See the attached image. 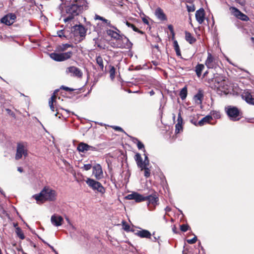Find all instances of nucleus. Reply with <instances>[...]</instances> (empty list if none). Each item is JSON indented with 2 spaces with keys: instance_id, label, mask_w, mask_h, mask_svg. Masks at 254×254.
<instances>
[{
  "instance_id": "f257e3e1",
  "label": "nucleus",
  "mask_w": 254,
  "mask_h": 254,
  "mask_svg": "<svg viewBox=\"0 0 254 254\" xmlns=\"http://www.w3.org/2000/svg\"><path fill=\"white\" fill-rule=\"evenodd\" d=\"M209 86L216 89L219 94H227L231 92V86L229 81L223 76L217 74L214 78L208 79Z\"/></svg>"
},
{
  "instance_id": "f03ea898",
  "label": "nucleus",
  "mask_w": 254,
  "mask_h": 254,
  "mask_svg": "<svg viewBox=\"0 0 254 254\" xmlns=\"http://www.w3.org/2000/svg\"><path fill=\"white\" fill-rule=\"evenodd\" d=\"M56 191L49 187H44L39 193L32 196L37 203L41 204L45 201H54L57 199Z\"/></svg>"
},
{
  "instance_id": "7ed1b4c3",
  "label": "nucleus",
  "mask_w": 254,
  "mask_h": 254,
  "mask_svg": "<svg viewBox=\"0 0 254 254\" xmlns=\"http://www.w3.org/2000/svg\"><path fill=\"white\" fill-rule=\"evenodd\" d=\"M73 45L69 44H64L60 45L58 47V50L63 52L61 53H52L50 54V57L53 60L57 62H63L69 59L73 55L71 51L64 53L68 48L72 47Z\"/></svg>"
},
{
  "instance_id": "20e7f679",
  "label": "nucleus",
  "mask_w": 254,
  "mask_h": 254,
  "mask_svg": "<svg viewBox=\"0 0 254 254\" xmlns=\"http://www.w3.org/2000/svg\"><path fill=\"white\" fill-rule=\"evenodd\" d=\"M107 34L111 38H114L120 42L122 41V44H119L118 47L121 48L129 49L132 46V43L129 41V39L124 35L120 34V31L113 30L112 29L106 30Z\"/></svg>"
},
{
  "instance_id": "39448f33",
  "label": "nucleus",
  "mask_w": 254,
  "mask_h": 254,
  "mask_svg": "<svg viewBox=\"0 0 254 254\" xmlns=\"http://www.w3.org/2000/svg\"><path fill=\"white\" fill-rule=\"evenodd\" d=\"M85 182L87 185L93 190L97 191L101 194L105 193V189L100 182L90 178H87Z\"/></svg>"
},
{
  "instance_id": "423d86ee",
  "label": "nucleus",
  "mask_w": 254,
  "mask_h": 254,
  "mask_svg": "<svg viewBox=\"0 0 254 254\" xmlns=\"http://www.w3.org/2000/svg\"><path fill=\"white\" fill-rule=\"evenodd\" d=\"M225 110L227 115L231 120L236 121L240 119V112L237 107L229 106L226 108Z\"/></svg>"
},
{
  "instance_id": "0eeeda50",
  "label": "nucleus",
  "mask_w": 254,
  "mask_h": 254,
  "mask_svg": "<svg viewBox=\"0 0 254 254\" xmlns=\"http://www.w3.org/2000/svg\"><path fill=\"white\" fill-rule=\"evenodd\" d=\"M145 200H147V206L149 210H154L156 206L158 205L159 198L156 194L149 195L144 196Z\"/></svg>"
},
{
  "instance_id": "6e6552de",
  "label": "nucleus",
  "mask_w": 254,
  "mask_h": 254,
  "mask_svg": "<svg viewBox=\"0 0 254 254\" xmlns=\"http://www.w3.org/2000/svg\"><path fill=\"white\" fill-rule=\"evenodd\" d=\"M65 73L71 76L81 78L83 76L82 71L78 67L74 66H70L66 68Z\"/></svg>"
},
{
  "instance_id": "1a4fd4ad",
  "label": "nucleus",
  "mask_w": 254,
  "mask_h": 254,
  "mask_svg": "<svg viewBox=\"0 0 254 254\" xmlns=\"http://www.w3.org/2000/svg\"><path fill=\"white\" fill-rule=\"evenodd\" d=\"M27 150L26 146L23 143H19L17 145L15 159L19 160L23 156L26 157L27 156Z\"/></svg>"
},
{
  "instance_id": "9d476101",
  "label": "nucleus",
  "mask_w": 254,
  "mask_h": 254,
  "mask_svg": "<svg viewBox=\"0 0 254 254\" xmlns=\"http://www.w3.org/2000/svg\"><path fill=\"white\" fill-rule=\"evenodd\" d=\"M205 64L208 68H216L218 65V58L208 52Z\"/></svg>"
},
{
  "instance_id": "9b49d317",
  "label": "nucleus",
  "mask_w": 254,
  "mask_h": 254,
  "mask_svg": "<svg viewBox=\"0 0 254 254\" xmlns=\"http://www.w3.org/2000/svg\"><path fill=\"white\" fill-rule=\"evenodd\" d=\"M77 149L80 152L85 153L86 152L88 151H96V148L94 146L89 145L87 143L84 142H80L78 145Z\"/></svg>"
},
{
  "instance_id": "f8f14e48",
  "label": "nucleus",
  "mask_w": 254,
  "mask_h": 254,
  "mask_svg": "<svg viewBox=\"0 0 254 254\" xmlns=\"http://www.w3.org/2000/svg\"><path fill=\"white\" fill-rule=\"evenodd\" d=\"M126 198L128 200H134L136 202L145 201L144 196L136 192L128 194L126 196Z\"/></svg>"
},
{
  "instance_id": "ddd939ff",
  "label": "nucleus",
  "mask_w": 254,
  "mask_h": 254,
  "mask_svg": "<svg viewBox=\"0 0 254 254\" xmlns=\"http://www.w3.org/2000/svg\"><path fill=\"white\" fill-rule=\"evenodd\" d=\"M16 17L14 14L9 13L3 17L1 19V22L6 25H10L14 22Z\"/></svg>"
},
{
  "instance_id": "4468645a",
  "label": "nucleus",
  "mask_w": 254,
  "mask_h": 254,
  "mask_svg": "<svg viewBox=\"0 0 254 254\" xmlns=\"http://www.w3.org/2000/svg\"><path fill=\"white\" fill-rule=\"evenodd\" d=\"M51 222L54 226L59 227L63 224L64 219L61 216L54 214L51 217Z\"/></svg>"
},
{
  "instance_id": "2eb2a0df",
  "label": "nucleus",
  "mask_w": 254,
  "mask_h": 254,
  "mask_svg": "<svg viewBox=\"0 0 254 254\" xmlns=\"http://www.w3.org/2000/svg\"><path fill=\"white\" fill-rule=\"evenodd\" d=\"M92 173L97 180H100L103 178L102 169L100 164H97L93 167Z\"/></svg>"
},
{
  "instance_id": "dca6fc26",
  "label": "nucleus",
  "mask_w": 254,
  "mask_h": 254,
  "mask_svg": "<svg viewBox=\"0 0 254 254\" xmlns=\"http://www.w3.org/2000/svg\"><path fill=\"white\" fill-rule=\"evenodd\" d=\"M74 35L75 36L79 35L80 37H84L85 36L86 31L82 25H75L73 27Z\"/></svg>"
},
{
  "instance_id": "f3484780",
  "label": "nucleus",
  "mask_w": 254,
  "mask_h": 254,
  "mask_svg": "<svg viewBox=\"0 0 254 254\" xmlns=\"http://www.w3.org/2000/svg\"><path fill=\"white\" fill-rule=\"evenodd\" d=\"M195 18L199 24L203 22L205 18V12L203 8H201L196 11Z\"/></svg>"
},
{
  "instance_id": "a211bd4d",
  "label": "nucleus",
  "mask_w": 254,
  "mask_h": 254,
  "mask_svg": "<svg viewBox=\"0 0 254 254\" xmlns=\"http://www.w3.org/2000/svg\"><path fill=\"white\" fill-rule=\"evenodd\" d=\"M49 105L52 111H57L56 96L54 93L49 100Z\"/></svg>"
},
{
  "instance_id": "6ab92c4d",
  "label": "nucleus",
  "mask_w": 254,
  "mask_h": 254,
  "mask_svg": "<svg viewBox=\"0 0 254 254\" xmlns=\"http://www.w3.org/2000/svg\"><path fill=\"white\" fill-rule=\"evenodd\" d=\"M94 19L95 20H101L104 23H105V24H106V25L107 26H108L109 27L115 29V30H118V31H119V30L115 26H113L111 23V21L108 19H106L105 18H104V17L100 16V15H98L97 14H95V17H94Z\"/></svg>"
},
{
  "instance_id": "aec40b11",
  "label": "nucleus",
  "mask_w": 254,
  "mask_h": 254,
  "mask_svg": "<svg viewBox=\"0 0 254 254\" xmlns=\"http://www.w3.org/2000/svg\"><path fill=\"white\" fill-rule=\"evenodd\" d=\"M155 15L160 20L165 21L167 20L166 15L164 13L163 10L160 7H158L155 10Z\"/></svg>"
},
{
  "instance_id": "412c9836",
  "label": "nucleus",
  "mask_w": 254,
  "mask_h": 254,
  "mask_svg": "<svg viewBox=\"0 0 254 254\" xmlns=\"http://www.w3.org/2000/svg\"><path fill=\"white\" fill-rule=\"evenodd\" d=\"M211 120H212L211 116L207 115V116H205V117L203 118L197 123H194L193 124L195 126H202L204 124L209 123Z\"/></svg>"
},
{
  "instance_id": "4be33fe9",
  "label": "nucleus",
  "mask_w": 254,
  "mask_h": 254,
  "mask_svg": "<svg viewBox=\"0 0 254 254\" xmlns=\"http://www.w3.org/2000/svg\"><path fill=\"white\" fill-rule=\"evenodd\" d=\"M136 234L140 238H150L151 237V233L147 230H142L136 232Z\"/></svg>"
},
{
  "instance_id": "5701e85b",
  "label": "nucleus",
  "mask_w": 254,
  "mask_h": 254,
  "mask_svg": "<svg viewBox=\"0 0 254 254\" xmlns=\"http://www.w3.org/2000/svg\"><path fill=\"white\" fill-rule=\"evenodd\" d=\"M243 97L245 98V100L248 103L254 105V98L253 97L252 95L247 92L243 95Z\"/></svg>"
},
{
  "instance_id": "b1692460",
  "label": "nucleus",
  "mask_w": 254,
  "mask_h": 254,
  "mask_svg": "<svg viewBox=\"0 0 254 254\" xmlns=\"http://www.w3.org/2000/svg\"><path fill=\"white\" fill-rule=\"evenodd\" d=\"M134 158L138 167L141 169V170H143V164L140 154L136 153L135 155Z\"/></svg>"
},
{
  "instance_id": "393cba45",
  "label": "nucleus",
  "mask_w": 254,
  "mask_h": 254,
  "mask_svg": "<svg viewBox=\"0 0 254 254\" xmlns=\"http://www.w3.org/2000/svg\"><path fill=\"white\" fill-rule=\"evenodd\" d=\"M185 39L190 44H192L195 42L196 39L192 36L190 33L186 31Z\"/></svg>"
},
{
  "instance_id": "a878e982",
  "label": "nucleus",
  "mask_w": 254,
  "mask_h": 254,
  "mask_svg": "<svg viewBox=\"0 0 254 254\" xmlns=\"http://www.w3.org/2000/svg\"><path fill=\"white\" fill-rule=\"evenodd\" d=\"M203 97V95L202 93L200 91H199L194 96V100L195 104L197 105H200L202 103V100Z\"/></svg>"
},
{
  "instance_id": "bb28decb",
  "label": "nucleus",
  "mask_w": 254,
  "mask_h": 254,
  "mask_svg": "<svg viewBox=\"0 0 254 254\" xmlns=\"http://www.w3.org/2000/svg\"><path fill=\"white\" fill-rule=\"evenodd\" d=\"M204 68V65L203 64H198L196 67L195 71L197 76L199 77L201 75V72Z\"/></svg>"
},
{
  "instance_id": "cd10ccee",
  "label": "nucleus",
  "mask_w": 254,
  "mask_h": 254,
  "mask_svg": "<svg viewBox=\"0 0 254 254\" xmlns=\"http://www.w3.org/2000/svg\"><path fill=\"white\" fill-rule=\"evenodd\" d=\"M132 141L134 143L136 144L138 149H143V151L144 152L145 151V150L144 149V146L143 144L140 141H139L137 138L133 137L132 138Z\"/></svg>"
},
{
  "instance_id": "c85d7f7f",
  "label": "nucleus",
  "mask_w": 254,
  "mask_h": 254,
  "mask_svg": "<svg viewBox=\"0 0 254 254\" xmlns=\"http://www.w3.org/2000/svg\"><path fill=\"white\" fill-rule=\"evenodd\" d=\"M96 63L99 66L101 70L103 71L104 70V64H103V60L101 56H98L96 59Z\"/></svg>"
},
{
  "instance_id": "c756f323",
  "label": "nucleus",
  "mask_w": 254,
  "mask_h": 254,
  "mask_svg": "<svg viewBox=\"0 0 254 254\" xmlns=\"http://www.w3.org/2000/svg\"><path fill=\"white\" fill-rule=\"evenodd\" d=\"M230 9L231 10L232 13L237 18H239V17L240 16L241 13H242L241 11H240L238 8L235 7H232L230 8Z\"/></svg>"
},
{
  "instance_id": "7c9ffc66",
  "label": "nucleus",
  "mask_w": 254,
  "mask_h": 254,
  "mask_svg": "<svg viewBox=\"0 0 254 254\" xmlns=\"http://www.w3.org/2000/svg\"><path fill=\"white\" fill-rule=\"evenodd\" d=\"M187 96V89L186 87H184L180 91V96L182 100L186 99Z\"/></svg>"
},
{
  "instance_id": "2f4dec72",
  "label": "nucleus",
  "mask_w": 254,
  "mask_h": 254,
  "mask_svg": "<svg viewBox=\"0 0 254 254\" xmlns=\"http://www.w3.org/2000/svg\"><path fill=\"white\" fill-rule=\"evenodd\" d=\"M126 24L128 27L132 28L133 31L140 33H142V32L141 31H140L137 28H136L133 24L130 23L128 21H127L126 22Z\"/></svg>"
},
{
  "instance_id": "473e14b6",
  "label": "nucleus",
  "mask_w": 254,
  "mask_h": 254,
  "mask_svg": "<svg viewBox=\"0 0 254 254\" xmlns=\"http://www.w3.org/2000/svg\"><path fill=\"white\" fill-rule=\"evenodd\" d=\"M16 233L17 235L22 240H23L25 238V236L24 234L22 232V231L19 228H17L16 229Z\"/></svg>"
},
{
  "instance_id": "72a5a7b5",
  "label": "nucleus",
  "mask_w": 254,
  "mask_h": 254,
  "mask_svg": "<svg viewBox=\"0 0 254 254\" xmlns=\"http://www.w3.org/2000/svg\"><path fill=\"white\" fill-rule=\"evenodd\" d=\"M174 49L175 50V51L176 52V54L177 56H181V52L179 48V46L178 44V42L177 41H175L174 42Z\"/></svg>"
},
{
  "instance_id": "f704fd0d",
  "label": "nucleus",
  "mask_w": 254,
  "mask_h": 254,
  "mask_svg": "<svg viewBox=\"0 0 254 254\" xmlns=\"http://www.w3.org/2000/svg\"><path fill=\"white\" fill-rule=\"evenodd\" d=\"M187 10L189 12H193L195 9V6L192 3H189V4H187Z\"/></svg>"
},
{
  "instance_id": "c9c22d12",
  "label": "nucleus",
  "mask_w": 254,
  "mask_h": 254,
  "mask_svg": "<svg viewBox=\"0 0 254 254\" xmlns=\"http://www.w3.org/2000/svg\"><path fill=\"white\" fill-rule=\"evenodd\" d=\"M210 115L209 116H211L212 118L213 117L215 119H218L220 117V114L219 112L213 111L210 112Z\"/></svg>"
},
{
  "instance_id": "e433bc0d",
  "label": "nucleus",
  "mask_w": 254,
  "mask_h": 254,
  "mask_svg": "<svg viewBox=\"0 0 254 254\" xmlns=\"http://www.w3.org/2000/svg\"><path fill=\"white\" fill-rule=\"evenodd\" d=\"M238 18L244 21H247L249 20V17L242 12L241 13Z\"/></svg>"
},
{
  "instance_id": "4c0bfd02",
  "label": "nucleus",
  "mask_w": 254,
  "mask_h": 254,
  "mask_svg": "<svg viewBox=\"0 0 254 254\" xmlns=\"http://www.w3.org/2000/svg\"><path fill=\"white\" fill-rule=\"evenodd\" d=\"M116 69L114 66H112L110 70V77L113 79L115 78Z\"/></svg>"
},
{
  "instance_id": "58836bf2",
  "label": "nucleus",
  "mask_w": 254,
  "mask_h": 254,
  "mask_svg": "<svg viewBox=\"0 0 254 254\" xmlns=\"http://www.w3.org/2000/svg\"><path fill=\"white\" fill-rule=\"evenodd\" d=\"M143 169L144 170V175L146 178H148L150 175V170L149 168H148L147 167H144L143 168Z\"/></svg>"
},
{
  "instance_id": "ea45409f",
  "label": "nucleus",
  "mask_w": 254,
  "mask_h": 254,
  "mask_svg": "<svg viewBox=\"0 0 254 254\" xmlns=\"http://www.w3.org/2000/svg\"><path fill=\"white\" fill-rule=\"evenodd\" d=\"M182 130V124L177 123L176 125V132L177 133H179L181 130Z\"/></svg>"
},
{
  "instance_id": "a19ab883",
  "label": "nucleus",
  "mask_w": 254,
  "mask_h": 254,
  "mask_svg": "<svg viewBox=\"0 0 254 254\" xmlns=\"http://www.w3.org/2000/svg\"><path fill=\"white\" fill-rule=\"evenodd\" d=\"M145 156V159L144 161L143 162V168H144V167H147L149 165V161L148 158V157L146 154H144Z\"/></svg>"
},
{
  "instance_id": "79ce46f5",
  "label": "nucleus",
  "mask_w": 254,
  "mask_h": 254,
  "mask_svg": "<svg viewBox=\"0 0 254 254\" xmlns=\"http://www.w3.org/2000/svg\"><path fill=\"white\" fill-rule=\"evenodd\" d=\"M196 241H197V237L196 236H194L191 239L187 240V242L190 244H194L196 242Z\"/></svg>"
},
{
  "instance_id": "37998d69",
  "label": "nucleus",
  "mask_w": 254,
  "mask_h": 254,
  "mask_svg": "<svg viewBox=\"0 0 254 254\" xmlns=\"http://www.w3.org/2000/svg\"><path fill=\"white\" fill-rule=\"evenodd\" d=\"M57 34H58V36L60 38L66 37L65 35L64 34V30H61L58 31L57 32Z\"/></svg>"
},
{
  "instance_id": "c03bdc74",
  "label": "nucleus",
  "mask_w": 254,
  "mask_h": 254,
  "mask_svg": "<svg viewBox=\"0 0 254 254\" xmlns=\"http://www.w3.org/2000/svg\"><path fill=\"white\" fill-rule=\"evenodd\" d=\"M189 226L187 225H182L181 226V230L183 232H186L188 229Z\"/></svg>"
},
{
  "instance_id": "a18cd8bd",
  "label": "nucleus",
  "mask_w": 254,
  "mask_h": 254,
  "mask_svg": "<svg viewBox=\"0 0 254 254\" xmlns=\"http://www.w3.org/2000/svg\"><path fill=\"white\" fill-rule=\"evenodd\" d=\"M91 168L92 165L90 164H85L83 166V169L86 171L90 170Z\"/></svg>"
},
{
  "instance_id": "49530a36",
  "label": "nucleus",
  "mask_w": 254,
  "mask_h": 254,
  "mask_svg": "<svg viewBox=\"0 0 254 254\" xmlns=\"http://www.w3.org/2000/svg\"><path fill=\"white\" fill-rule=\"evenodd\" d=\"M123 228L126 231H128L129 230V226L126 223L124 222L123 224Z\"/></svg>"
},
{
  "instance_id": "de8ad7c7",
  "label": "nucleus",
  "mask_w": 254,
  "mask_h": 254,
  "mask_svg": "<svg viewBox=\"0 0 254 254\" xmlns=\"http://www.w3.org/2000/svg\"><path fill=\"white\" fill-rule=\"evenodd\" d=\"M180 123V124H182L183 123V119H182V118L181 117L180 113H179V115H178V123Z\"/></svg>"
},
{
  "instance_id": "09e8293b",
  "label": "nucleus",
  "mask_w": 254,
  "mask_h": 254,
  "mask_svg": "<svg viewBox=\"0 0 254 254\" xmlns=\"http://www.w3.org/2000/svg\"><path fill=\"white\" fill-rule=\"evenodd\" d=\"M112 127L115 129L116 130L120 131H124L123 129L120 127L118 126H113Z\"/></svg>"
},
{
  "instance_id": "8fccbe9b",
  "label": "nucleus",
  "mask_w": 254,
  "mask_h": 254,
  "mask_svg": "<svg viewBox=\"0 0 254 254\" xmlns=\"http://www.w3.org/2000/svg\"><path fill=\"white\" fill-rule=\"evenodd\" d=\"M6 111L7 113L9 115H11V116H12V117H14V116H15V114H14V113H13V112H12V111H11V110L8 109H6Z\"/></svg>"
},
{
  "instance_id": "3c124183",
  "label": "nucleus",
  "mask_w": 254,
  "mask_h": 254,
  "mask_svg": "<svg viewBox=\"0 0 254 254\" xmlns=\"http://www.w3.org/2000/svg\"><path fill=\"white\" fill-rule=\"evenodd\" d=\"M168 28L172 33H173V27L172 25H169Z\"/></svg>"
},
{
  "instance_id": "603ef678",
  "label": "nucleus",
  "mask_w": 254,
  "mask_h": 254,
  "mask_svg": "<svg viewBox=\"0 0 254 254\" xmlns=\"http://www.w3.org/2000/svg\"><path fill=\"white\" fill-rule=\"evenodd\" d=\"M66 221L67 222L68 224L70 225H71L72 227L74 229V227L72 225L70 221L69 220V218L68 217L65 218Z\"/></svg>"
},
{
  "instance_id": "864d4df0",
  "label": "nucleus",
  "mask_w": 254,
  "mask_h": 254,
  "mask_svg": "<svg viewBox=\"0 0 254 254\" xmlns=\"http://www.w3.org/2000/svg\"><path fill=\"white\" fill-rule=\"evenodd\" d=\"M63 89H64L66 91H72L73 89H70L68 87H63Z\"/></svg>"
},
{
  "instance_id": "5fc2aeb1",
  "label": "nucleus",
  "mask_w": 254,
  "mask_h": 254,
  "mask_svg": "<svg viewBox=\"0 0 254 254\" xmlns=\"http://www.w3.org/2000/svg\"><path fill=\"white\" fill-rule=\"evenodd\" d=\"M142 21H143V23L145 24H148V23H149L148 20L145 18H142Z\"/></svg>"
},
{
  "instance_id": "6e6d98bb",
  "label": "nucleus",
  "mask_w": 254,
  "mask_h": 254,
  "mask_svg": "<svg viewBox=\"0 0 254 254\" xmlns=\"http://www.w3.org/2000/svg\"><path fill=\"white\" fill-rule=\"evenodd\" d=\"M171 210V208L168 207V206H167L165 208V210L166 211V212H169Z\"/></svg>"
},
{
  "instance_id": "4d7b16f0",
  "label": "nucleus",
  "mask_w": 254,
  "mask_h": 254,
  "mask_svg": "<svg viewBox=\"0 0 254 254\" xmlns=\"http://www.w3.org/2000/svg\"><path fill=\"white\" fill-rule=\"evenodd\" d=\"M152 48H155V49H157L158 50H159V46H158V45H152Z\"/></svg>"
},
{
  "instance_id": "13d9d810",
  "label": "nucleus",
  "mask_w": 254,
  "mask_h": 254,
  "mask_svg": "<svg viewBox=\"0 0 254 254\" xmlns=\"http://www.w3.org/2000/svg\"><path fill=\"white\" fill-rule=\"evenodd\" d=\"M17 170L20 173L23 172V169L21 167H18Z\"/></svg>"
},
{
  "instance_id": "bf43d9fd",
  "label": "nucleus",
  "mask_w": 254,
  "mask_h": 254,
  "mask_svg": "<svg viewBox=\"0 0 254 254\" xmlns=\"http://www.w3.org/2000/svg\"><path fill=\"white\" fill-rule=\"evenodd\" d=\"M154 92L153 91V90H151L149 92V94L151 96H152L154 94Z\"/></svg>"
},
{
  "instance_id": "052dcab7",
  "label": "nucleus",
  "mask_w": 254,
  "mask_h": 254,
  "mask_svg": "<svg viewBox=\"0 0 254 254\" xmlns=\"http://www.w3.org/2000/svg\"><path fill=\"white\" fill-rule=\"evenodd\" d=\"M188 3H192L194 0H186Z\"/></svg>"
},
{
  "instance_id": "680f3d73",
  "label": "nucleus",
  "mask_w": 254,
  "mask_h": 254,
  "mask_svg": "<svg viewBox=\"0 0 254 254\" xmlns=\"http://www.w3.org/2000/svg\"><path fill=\"white\" fill-rule=\"evenodd\" d=\"M51 248V249L54 251L57 254H58V253L56 252V251L55 250L54 248H53V247L51 246H49Z\"/></svg>"
},
{
  "instance_id": "e2e57ef3",
  "label": "nucleus",
  "mask_w": 254,
  "mask_h": 254,
  "mask_svg": "<svg viewBox=\"0 0 254 254\" xmlns=\"http://www.w3.org/2000/svg\"><path fill=\"white\" fill-rule=\"evenodd\" d=\"M0 192L3 195H4V193L3 192V191L1 189V188H0Z\"/></svg>"
},
{
  "instance_id": "0e129e2a",
  "label": "nucleus",
  "mask_w": 254,
  "mask_h": 254,
  "mask_svg": "<svg viewBox=\"0 0 254 254\" xmlns=\"http://www.w3.org/2000/svg\"><path fill=\"white\" fill-rule=\"evenodd\" d=\"M163 219H164L166 221H167V220L166 219V214L164 215V216H163Z\"/></svg>"
},
{
  "instance_id": "69168bd1",
  "label": "nucleus",
  "mask_w": 254,
  "mask_h": 254,
  "mask_svg": "<svg viewBox=\"0 0 254 254\" xmlns=\"http://www.w3.org/2000/svg\"><path fill=\"white\" fill-rule=\"evenodd\" d=\"M160 40H161V39L160 38H159V37L157 38V41H159Z\"/></svg>"
},
{
  "instance_id": "338daca9",
  "label": "nucleus",
  "mask_w": 254,
  "mask_h": 254,
  "mask_svg": "<svg viewBox=\"0 0 254 254\" xmlns=\"http://www.w3.org/2000/svg\"><path fill=\"white\" fill-rule=\"evenodd\" d=\"M207 71H206V72L204 73L203 76H205V75H206V74H207Z\"/></svg>"
},
{
  "instance_id": "774afa93",
  "label": "nucleus",
  "mask_w": 254,
  "mask_h": 254,
  "mask_svg": "<svg viewBox=\"0 0 254 254\" xmlns=\"http://www.w3.org/2000/svg\"><path fill=\"white\" fill-rule=\"evenodd\" d=\"M252 40H254V38H252Z\"/></svg>"
}]
</instances>
